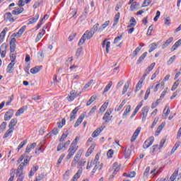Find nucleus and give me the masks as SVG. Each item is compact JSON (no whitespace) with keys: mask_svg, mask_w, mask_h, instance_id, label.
Listing matches in <instances>:
<instances>
[{"mask_svg":"<svg viewBox=\"0 0 181 181\" xmlns=\"http://www.w3.org/2000/svg\"><path fill=\"white\" fill-rule=\"evenodd\" d=\"M83 152H84V151L83 149H80L76 153V154L74 157V159L71 163V168H74L76 167V165H77L78 169L81 170V169H83V166L86 165V160H80V159H81V156H83Z\"/></svg>","mask_w":181,"mask_h":181,"instance_id":"f257e3e1","label":"nucleus"},{"mask_svg":"<svg viewBox=\"0 0 181 181\" xmlns=\"http://www.w3.org/2000/svg\"><path fill=\"white\" fill-rule=\"evenodd\" d=\"M29 160H30V159L26 158L18 165L16 171V177H18L17 181H23V179H25V173H23V169H25V167L28 165Z\"/></svg>","mask_w":181,"mask_h":181,"instance_id":"f03ea898","label":"nucleus"},{"mask_svg":"<svg viewBox=\"0 0 181 181\" xmlns=\"http://www.w3.org/2000/svg\"><path fill=\"white\" fill-rule=\"evenodd\" d=\"M98 160H100V156L98 154H96L94 160L91 162L93 165H95V167L91 172L92 176H94V173L97 172V169H98L99 172H101L104 166V164L103 163L100 164V161Z\"/></svg>","mask_w":181,"mask_h":181,"instance_id":"7ed1b4c3","label":"nucleus"},{"mask_svg":"<svg viewBox=\"0 0 181 181\" xmlns=\"http://www.w3.org/2000/svg\"><path fill=\"white\" fill-rule=\"evenodd\" d=\"M68 155L66 157V160H70L73 156H74V153L77 152V147H75L74 146L70 145L68 151Z\"/></svg>","mask_w":181,"mask_h":181,"instance_id":"20e7f679","label":"nucleus"},{"mask_svg":"<svg viewBox=\"0 0 181 181\" xmlns=\"http://www.w3.org/2000/svg\"><path fill=\"white\" fill-rule=\"evenodd\" d=\"M111 114H112V110H111V109L107 110L105 113L103 119L106 124L108 123L109 121H111V119H112V116H110L111 115Z\"/></svg>","mask_w":181,"mask_h":181,"instance_id":"39448f33","label":"nucleus"},{"mask_svg":"<svg viewBox=\"0 0 181 181\" xmlns=\"http://www.w3.org/2000/svg\"><path fill=\"white\" fill-rule=\"evenodd\" d=\"M148 112H149V107H144L141 110V122H145L146 117H148Z\"/></svg>","mask_w":181,"mask_h":181,"instance_id":"423d86ee","label":"nucleus"},{"mask_svg":"<svg viewBox=\"0 0 181 181\" xmlns=\"http://www.w3.org/2000/svg\"><path fill=\"white\" fill-rule=\"evenodd\" d=\"M154 141H155V138H153V136H151V137L147 139L143 145V148L144 149H148V148H149V146H151L153 145Z\"/></svg>","mask_w":181,"mask_h":181,"instance_id":"0eeeda50","label":"nucleus"},{"mask_svg":"<svg viewBox=\"0 0 181 181\" xmlns=\"http://www.w3.org/2000/svg\"><path fill=\"white\" fill-rule=\"evenodd\" d=\"M6 49H8V45L6 43H3L0 47V54L1 59H5V56H6Z\"/></svg>","mask_w":181,"mask_h":181,"instance_id":"6e6552de","label":"nucleus"},{"mask_svg":"<svg viewBox=\"0 0 181 181\" xmlns=\"http://www.w3.org/2000/svg\"><path fill=\"white\" fill-rule=\"evenodd\" d=\"M77 98V92L76 90H71L70 93L67 96V100L69 103H71V101H74L76 98Z\"/></svg>","mask_w":181,"mask_h":181,"instance_id":"1a4fd4ad","label":"nucleus"},{"mask_svg":"<svg viewBox=\"0 0 181 181\" xmlns=\"http://www.w3.org/2000/svg\"><path fill=\"white\" fill-rule=\"evenodd\" d=\"M102 47L105 48L106 53H110V47H111V42L104 40L102 43Z\"/></svg>","mask_w":181,"mask_h":181,"instance_id":"9d476101","label":"nucleus"},{"mask_svg":"<svg viewBox=\"0 0 181 181\" xmlns=\"http://www.w3.org/2000/svg\"><path fill=\"white\" fill-rule=\"evenodd\" d=\"M26 30V25H23L16 33H13L14 37H21L23 35V32Z\"/></svg>","mask_w":181,"mask_h":181,"instance_id":"9b49d317","label":"nucleus"},{"mask_svg":"<svg viewBox=\"0 0 181 181\" xmlns=\"http://www.w3.org/2000/svg\"><path fill=\"white\" fill-rule=\"evenodd\" d=\"M13 117V110H9L4 115V121H9Z\"/></svg>","mask_w":181,"mask_h":181,"instance_id":"f8f14e48","label":"nucleus"},{"mask_svg":"<svg viewBox=\"0 0 181 181\" xmlns=\"http://www.w3.org/2000/svg\"><path fill=\"white\" fill-rule=\"evenodd\" d=\"M36 146H37L36 143H33V144H28L26 146L25 153H30V152H32V150L35 149V148H36Z\"/></svg>","mask_w":181,"mask_h":181,"instance_id":"ddd939ff","label":"nucleus"},{"mask_svg":"<svg viewBox=\"0 0 181 181\" xmlns=\"http://www.w3.org/2000/svg\"><path fill=\"white\" fill-rule=\"evenodd\" d=\"M141 127L137 128L134 133L133 134L132 138H131V142H134V141L136 139V138H138V135H139L140 132H141Z\"/></svg>","mask_w":181,"mask_h":181,"instance_id":"4468645a","label":"nucleus"},{"mask_svg":"<svg viewBox=\"0 0 181 181\" xmlns=\"http://www.w3.org/2000/svg\"><path fill=\"white\" fill-rule=\"evenodd\" d=\"M103 131H104V127H98L92 134V137L97 138V136H98L100 135V134H101V132H103Z\"/></svg>","mask_w":181,"mask_h":181,"instance_id":"2eb2a0df","label":"nucleus"},{"mask_svg":"<svg viewBox=\"0 0 181 181\" xmlns=\"http://www.w3.org/2000/svg\"><path fill=\"white\" fill-rule=\"evenodd\" d=\"M4 19H6V21H8V22H15V18H13V16H12L11 12L5 13Z\"/></svg>","mask_w":181,"mask_h":181,"instance_id":"dca6fc26","label":"nucleus"},{"mask_svg":"<svg viewBox=\"0 0 181 181\" xmlns=\"http://www.w3.org/2000/svg\"><path fill=\"white\" fill-rule=\"evenodd\" d=\"M81 173H83V169L78 170L76 173L74 175L71 181H77L81 176Z\"/></svg>","mask_w":181,"mask_h":181,"instance_id":"f3484780","label":"nucleus"},{"mask_svg":"<svg viewBox=\"0 0 181 181\" xmlns=\"http://www.w3.org/2000/svg\"><path fill=\"white\" fill-rule=\"evenodd\" d=\"M16 62H11L7 68H6V73H8V74H11L13 73V66H15Z\"/></svg>","mask_w":181,"mask_h":181,"instance_id":"a211bd4d","label":"nucleus"},{"mask_svg":"<svg viewBox=\"0 0 181 181\" xmlns=\"http://www.w3.org/2000/svg\"><path fill=\"white\" fill-rule=\"evenodd\" d=\"M37 170H39V166L36 165V166L33 167L28 174V177H32L33 176H34L35 173H36V172H37Z\"/></svg>","mask_w":181,"mask_h":181,"instance_id":"6ab92c4d","label":"nucleus"},{"mask_svg":"<svg viewBox=\"0 0 181 181\" xmlns=\"http://www.w3.org/2000/svg\"><path fill=\"white\" fill-rule=\"evenodd\" d=\"M18 124V119H12L8 124V128L10 129H15V126Z\"/></svg>","mask_w":181,"mask_h":181,"instance_id":"aec40b11","label":"nucleus"},{"mask_svg":"<svg viewBox=\"0 0 181 181\" xmlns=\"http://www.w3.org/2000/svg\"><path fill=\"white\" fill-rule=\"evenodd\" d=\"M95 148V146L94 144L91 145L88 149L87 150L85 156L86 158H88V156H90V155H91V153H93L94 149Z\"/></svg>","mask_w":181,"mask_h":181,"instance_id":"412c9836","label":"nucleus"},{"mask_svg":"<svg viewBox=\"0 0 181 181\" xmlns=\"http://www.w3.org/2000/svg\"><path fill=\"white\" fill-rule=\"evenodd\" d=\"M93 35L94 34L91 31L90 32L89 30H86L83 36L86 39V40H89V39L93 37Z\"/></svg>","mask_w":181,"mask_h":181,"instance_id":"4be33fe9","label":"nucleus"},{"mask_svg":"<svg viewBox=\"0 0 181 181\" xmlns=\"http://www.w3.org/2000/svg\"><path fill=\"white\" fill-rule=\"evenodd\" d=\"M172 42H173V37H171L170 38H168L162 45V49H165L166 47H168V46H169L170 45V43H172Z\"/></svg>","mask_w":181,"mask_h":181,"instance_id":"5701e85b","label":"nucleus"},{"mask_svg":"<svg viewBox=\"0 0 181 181\" xmlns=\"http://www.w3.org/2000/svg\"><path fill=\"white\" fill-rule=\"evenodd\" d=\"M23 12V8L19 7L12 11V15H21Z\"/></svg>","mask_w":181,"mask_h":181,"instance_id":"b1692460","label":"nucleus"},{"mask_svg":"<svg viewBox=\"0 0 181 181\" xmlns=\"http://www.w3.org/2000/svg\"><path fill=\"white\" fill-rule=\"evenodd\" d=\"M84 119V115H81V116L78 118L76 120L75 124H74V128H77L83 122V120Z\"/></svg>","mask_w":181,"mask_h":181,"instance_id":"393cba45","label":"nucleus"},{"mask_svg":"<svg viewBox=\"0 0 181 181\" xmlns=\"http://www.w3.org/2000/svg\"><path fill=\"white\" fill-rule=\"evenodd\" d=\"M165 128V123H161V124L157 128L155 136H158L160 132H162V130Z\"/></svg>","mask_w":181,"mask_h":181,"instance_id":"a878e982","label":"nucleus"},{"mask_svg":"<svg viewBox=\"0 0 181 181\" xmlns=\"http://www.w3.org/2000/svg\"><path fill=\"white\" fill-rule=\"evenodd\" d=\"M41 70H42V66H36L35 67L30 69V73L32 74H36L39 73V71H40Z\"/></svg>","mask_w":181,"mask_h":181,"instance_id":"bb28decb","label":"nucleus"},{"mask_svg":"<svg viewBox=\"0 0 181 181\" xmlns=\"http://www.w3.org/2000/svg\"><path fill=\"white\" fill-rule=\"evenodd\" d=\"M39 20V14H36L35 17L30 18L28 25H33Z\"/></svg>","mask_w":181,"mask_h":181,"instance_id":"cd10ccee","label":"nucleus"},{"mask_svg":"<svg viewBox=\"0 0 181 181\" xmlns=\"http://www.w3.org/2000/svg\"><path fill=\"white\" fill-rule=\"evenodd\" d=\"M108 25H110V21H105L98 30V32L101 33L103 32V30H104V29H105V28H107L108 26Z\"/></svg>","mask_w":181,"mask_h":181,"instance_id":"c85d7f7f","label":"nucleus"},{"mask_svg":"<svg viewBox=\"0 0 181 181\" xmlns=\"http://www.w3.org/2000/svg\"><path fill=\"white\" fill-rule=\"evenodd\" d=\"M113 167L115 168L113 175H117V173H118V172H119V170L121 169V165H119L118 163H115L113 164Z\"/></svg>","mask_w":181,"mask_h":181,"instance_id":"c756f323","label":"nucleus"},{"mask_svg":"<svg viewBox=\"0 0 181 181\" xmlns=\"http://www.w3.org/2000/svg\"><path fill=\"white\" fill-rule=\"evenodd\" d=\"M146 56H148V52H146L139 58L136 64H141V63L145 60V57H146Z\"/></svg>","mask_w":181,"mask_h":181,"instance_id":"7c9ffc66","label":"nucleus"},{"mask_svg":"<svg viewBox=\"0 0 181 181\" xmlns=\"http://www.w3.org/2000/svg\"><path fill=\"white\" fill-rule=\"evenodd\" d=\"M181 45V39L178 40L174 45L173 46L171 47V52H175V50H176V49H177V47H179V46H180Z\"/></svg>","mask_w":181,"mask_h":181,"instance_id":"2f4dec72","label":"nucleus"},{"mask_svg":"<svg viewBox=\"0 0 181 181\" xmlns=\"http://www.w3.org/2000/svg\"><path fill=\"white\" fill-rule=\"evenodd\" d=\"M59 134V128L54 127L49 133L47 134V136L50 138L52 135H57Z\"/></svg>","mask_w":181,"mask_h":181,"instance_id":"473e14b6","label":"nucleus"},{"mask_svg":"<svg viewBox=\"0 0 181 181\" xmlns=\"http://www.w3.org/2000/svg\"><path fill=\"white\" fill-rule=\"evenodd\" d=\"M155 66H156V63L153 62L149 66H148V68L146 69L147 74H149V73L153 70Z\"/></svg>","mask_w":181,"mask_h":181,"instance_id":"72a5a7b5","label":"nucleus"},{"mask_svg":"<svg viewBox=\"0 0 181 181\" xmlns=\"http://www.w3.org/2000/svg\"><path fill=\"white\" fill-rule=\"evenodd\" d=\"M121 16V13H119V12H118L114 18V23H113V26H116V25H117L118 22H119V16Z\"/></svg>","mask_w":181,"mask_h":181,"instance_id":"f704fd0d","label":"nucleus"},{"mask_svg":"<svg viewBox=\"0 0 181 181\" xmlns=\"http://www.w3.org/2000/svg\"><path fill=\"white\" fill-rule=\"evenodd\" d=\"M112 87V81H110L108 84L105 86L104 90H103V94H105V93H108L110 91V89Z\"/></svg>","mask_w":181,"mask_h":181,"instance_id":"c9c22d12","label":"nucleus"},{"mask_svg":"<svg viewBox=\"0 0 181 181\" xmlns=\"http://www.w3.org/2000/svg\"><path fill=\"white\" fill-rule=\"evenodd\" d=\"M43 36H45V33L40 30L39 33L37 34L35 38V43H37V42H39V40H40V39H42Z\"/></svg>","mask_w":181,"mask_h":181,"instance_id":"e433bc0d","label":"nucleus"},{"mask_svg":"<svg viewBox=\"0 0 181 181\" xmlns=\"http://www.w3.org/2000/svg\"><path fill=\"white\" fill-rule=\"evenodd\" d=\"M69 131L64 132L59 139V142H63V141H64V139L69 136Z\"/></svg>","mask_w":181,"mask_h":181,"instance_id":"4c0bfd02","label":"nucleus"},{"mask_svg":"<svg viewBox=\"0 0 181 181\" xmlns=\"http://www.w3.org/2000/svg\"><path fill=\"white\" fill-rule=\"evenodd\" d=\"M128 88H129V82H127L123 87V90L122 92V94L123 95H125V93L128 91Z\"/></svg>","mask_w":181,"mask_h":181,"instance_id":"58836bf2","label":"nucleus"},{"mask_svg":"<svg viewBox=\"0 0 181 181\" xmlns=\"http://www.w3.org/2000/svg\"><path fill=\"white\" fill-rule=\"evenodd\" d=\"M177 175H179V170H176L171 175L170 180L175 181L176 180V177H177Z\"/></svg>","mask_w":181,"mask_h":181,"instance_id":"ea45409f","label":"nucleus"},{"mask_svg":"<svg viewBox=\"0 0 181 181\" xmlns=\"http://www.w3.org/2000/svg\"><path fill=\"white\" fill-rule=\"evenodd\" d=\"M98 26H100V23H97L96 24H95L93 28L90 30V32H92V33H95V32L98 31Z\"/></svg>","mask_w":181,"mask_h":181,"instance_id":"a19ab883","label":"nucleus"},{"mask_svg":"<svg viewBox=\"0 0 181 181\" xmlns=\"http://www.w3.org/2000/svg\"><path fill=\"white\" fill-rule=\"evenodd\" d=\"M129 112H131V105H128L124 111V112L123 113V118H125L128 114H129Z\"/></svg>","mask_w":181,"mask_h":181,"instance_id":"79ce46f5","label":"nucleus"},{"mask_svg":"<svg viewBox=\"0 0 181 181\" xmlns=\"http://www.w3.org/2000/svg\"><path fill=\"white\" fill-rule=\"evenodd\" d=\"M95 100H97V96H92L86 103L87 107H88V105H91Z\"/></svg>","mask_w":181,"mask_h":181,"instance_id":"37998d69","label":"nucleus"},{"mask_svg":"<svg viewBox=\"0 0 181 181\" xmlns=\"http://www.w3.org/2000/svg\"><path fill=\"white\" fill-rule=\"evenodd\" d=\"M132 151L130 148H126L124 149V158H129L131 156Z\"/></svg>","mask_w":181,"mask_h":181,"instance_id":"c03bdc74","label":"nucleus"},{"mask_svg":"<svg viewBox=\"0 0 181 181\" xmlns=\"http://www.w3.org/2000/svg\"><path fill=\"white\" fill-rule=\"evenodd\" d=\"M25 112V108L21 107L16 112V117H19L21 115H22V114H23Z\"/></svg>","mask_w":181,"mask_h":181,"instance_id":"a18cd8bd","label":"nucleus"},{"mask_svg":"<svg viewBox=\"0 0 181 181\" xmlns=\"http://www.w3.org/2000/svg\"><path fill=\"white\" fill-rule=\"evenodd\" d=\"M6 28H5L0 33V42L4 40L5 35H6Z\"/></svg>","mask_w":181,"mask_h":181,"instance_id":"49530a36","label":"nucleus"},{"mask_svg":"<svg viewBox=\"0 0 181 181\" xmlns=\"http://www.w3.org/2000/svg\"><path fill=\"white\" fill-rule=\"evenodd\" d=\"M13 132V129H8L6 132L3 136L4 139H6V138H8V136Z\"/></svg>","mask_w":181,"mask_h":181,"instance_id":"de8ad7c7","label":"nucleus"},{"mask_svg":"<svg viewBox=\"0 0 181 181\" xmlns=\"http://www.w3.org/2000/svg\"><path fill=\"white\" fill-rule=\"evenodd\" d=\"M6 125H8L6 122H4L1 124V125H0V132H4V131L6 129Z\"/></svg>","mask_w":181,"mask_h":181,"instance_id":"09e8293b","label":"nucleus"},{"mask_svg":"<svg viewBox=\"0 0 181 181\" xmlns=\"http://www.w3.org/2000/svg\"><path fill=\"white\" fill-rule=\"evenodd\" d=\"M151 88H153V86L149 87L146 91L145 95H144V100H148L149 97V94H151Z\"/></svg>","mask_w":181,"mask_h":181,"instance_id":"8fccbe9b","label":"nucleus"},{"mask_svg":"<svg viewBox=\"0 0 181 181\" xmlns=\"http://www.w3.org/2000/svg\"><path fill=\"white\" fill-rule=\"evenodd\" d=\"M141 87H142V81H139L136 86V90H134L135 93H138V91L141 90Z\"/></svg>","mask_w":181,"mask_h":181,"instance_id":"3c124183","label":"nucleus"},{"mask_svg":"<svg viewBox=\"0 0 181 181\" xmlns=\"http://www.w3.org/2000/svg\"><path fill=\"white\" fill-rule=\"evenodd\" d=\"M97 110V106L95 105L93 107V108L90 110L88 116L86 117H91V115H94V113L95 112V110Z\"/></svg>","mask_w":181,"mask_h":181,"instance_id":"603ef678","label":"nucleus"},{"mask_svg":"<svg viewBox=\"0 0 181 181\" xmlns=\"http://www.w3.org/2000/svg\"><path fill=\"white\" fill-rule=\"evenodd\" d=\"M156 47H158V45H156V43L151 44V47H150L148 52L150 53H152V52H153V50L156 49Z\"/></svg>","mask_w":181,"mask_h":181,"instance_id":"864d4df0","label":"nucleus"},{"mask_svg":"<svg viewBox=\"0 0 181 181\" xmlns=\"http://www.w3.org/2000/svg\"><path fill=\"white\" fill-rule=\"evenodd\" d=\"M78 141H80V138H78V136H76L73 142L71 144V146L77 147V144H78Z\"/></svg>","mask_w":181,"mask_h":181,"instance_id":"5fc2aeb1","label":"nucleus"},{"mask_svg":"<svg viewBox=\"0 0 181 181\" xmlns=\"http://www.w3.org/2000/svg\"><path fill=\"white\" fill-rule=\"evenodd\" d=\"M124 105H125V101H122V103H121V104L117 107H116L115 109V111H121V110H122V107H124Z\"/></svg>","mask_w":181,"mask_h":181,"instance_id":"6e6d98bb","label":"nucleus"},{"mask_svg":"<svg viewBox=\"0 0 181 181\" xmlns=\"http://www.w3.org/2000/svg\"><path fill=\"white\" fill-rule=\"evenodd\" d=\"M66 147V144H59L57 148V152H60V151H62V149H64Z\"/></svg>","mask_w":181,"mask_h":181,"instance_id":"4d7b16f0","label":"nucleus"},{"mask_svg":"<svg viewBox=\"0 0 181 181\" xmlns=\"http://www.w3.org/2000/svg\"><path fill=\"white\" fill-rule=\"evenodd\" d=\"M179 87V81H176L173 85V87L171 88V91H175Z\"/></svg>","mask_w":181,"mask_h":181,"instance_id":"13d9d810","label":"nucleus"},{"mask_svg":"<svg viewBox=\"0 0 181 181\" xmlns=\"http://www.w3.org/2000/svg\"><path fill=\"white\" fill-rule=\"evenodd\" d=\"M151 2H152V0H144L141 6L143 8L145 6H149V5H151Z\"/></svg>","mask_w":181,"mask_h":181,"instance_id":"bf43d9fd","label":"nucleus"},{"mask_svg":"<svg viewBox=\"0 0 181 181\" xmlns=\"http://www.w3.org/2000/svg\"><path fill=\"white\" fill-rule=\"evenodd\" d=\"M10 60L11 61V63H15V60H16V54H10Z\"/></svg>","mask_w":181,"mask_h":181,"instance_id":"052dcab7","label":"nucleus"},{"mask_svg":"<svg viewBox=\"0 0 181 181\" xmlns=\"http://www.w3.org/2000/svg\"><path fill=\"white\" fill-rule=\"evenodd\" d=\"M86 37L83 35H82L81 40L78 42V46H81V45H84V42H86Z\"/></svg>","mask_w":181,"mask_h":181,"instance_id":"680f3d73","label":"nucleus"},{"mask_svg":"<svg viewBox=\"0 0 181 181\" xmlns=\"http://www.w3.org/2000/svg\"><path fill=\"white\" fill-rule=\"evenodd\" d=\"M160 16V11H157L156 16L153 18L154 22H158V19H159Z\"/></svg>","mask_w":181,"mask_h":181,"instance_id":"e2e57ef3","label":"nucleus"},{"mask_svg":"<svg viewBox=\"0 0 181 181\" xmlns=\"http://www.w3.org/2000/svg\"><path fill=\"white\" fill-rule=\"evenodd\" d=\"M107 158H109V159H111V158H112V156L114 155V151H112V149H110L107 151Z\"/></svg>","mask_w":181,"mask_h":181,"instance_id":"0e129e2a","label":"nucleus"},{"mask_svg":"<svg viewBox=\"0 0 181 181\" xmlns=\"http://www.w3.org/2000/svg\"><path fill=\"white\" fill-rule=\"evenodd\" d=\"M138 6H139V4H138V2L135 1L134 5H132L130 6V9L131 11H134V9H136V8H138Z\"/></svg>","mask_w":181,"mask_h":181,"instance_id":"69168bd1","label":"nucleus"},{"mask_svg":"<svg viewBox=\"0 0 181 181\" xmlns=\"http://www.w3.org/2000/svg\"><path fill=\"white\" fill-rule=\"evenodd\" d=\"M44 177H45V175H43V174H40L38 176H37V177H35V181H40V180H42Z\"/></svg>","mask_w":181,"mask_h":181,"instance_id":"338daca9","label":"nucleus"},{"mask_svg":"<svg viewBox=\"0 0 181 181\" xmlns=\"http://www.w3.org/2000/svg\"><path fill=\"white\" fill-rule=\"evenodd\" d=\"M25 145H26V141H22L19 144L18 147L17 148L18 151H19L20 149H22V148H23V146H25Z\"/></svg>","mask_w":181,"mask_h":181,"instance_id":"774afa93","label":"nucleus"}]
</instances>
